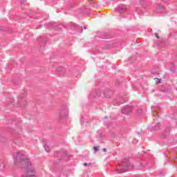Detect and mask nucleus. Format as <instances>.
<instances>
[{"label": "nucleus", "instance_id": "8", "mask_svg": "<svg viewBox=\"0 0 177 177\" xmlns=\"http://www.w3.org/2000/svg\"><path fill=\"white\" fill-rule=\"evenodd\" d=\"M44 145L45 151H46V153H49L50 151V149L49 148V146L46 144H44Z\"/></svg>", "mask_w": 177, "mask_h": 177}, {"label": "nucleus", "instance_id": "11", "mask_svg": "<svg viewBox=\"0 0 177 177\" xmlns=\"http://www.w3.org/2000/svg\"><path fill=\"white\" fill-rule=\"evenodd\" d=\"M92 165V163L89 162V163H84V167H91V165Z\"/></svg>", "mask_w": 177, "mask_h": 177}, {"label": "nucleus", "instance_id": "16", "mask_svg": "<svg viewBox=\"0 0 177 177\" xmlns=\"http://www.w3.org/2000/svg\"><path fill=\"white\" fill-rule=\"evenodd\" d=\"M104 96H106V97H109V96L107 95V93H104Z\"/></svg>", "mask_w": 177, "mask_h": 177}, {"label": "nucleus", "instance_id": "2", "mask_svg": "<svg viewBox=\"0 0 177 177\" xmlns=\"http://www.w3.org/2000/svg\"><path fill=\"white\" fill-rule=\"evenodd\" d=\"M26 92L21 93L18 98V104L20 107H24L27 106V101L26 100Z\"/></svg>", "mask_w": 177, "mask_h": 177}, {"label": "nucleus", "instance_id": "5", "mask_svg": "<svg viewBox=\"0 0 177 177\" xmlns=\"http://www.w3.org/2000/svg\"><path fill=\"white\" fill-rule=\"evenodd\" d=\"M127 5L122 4L119 6L116 9L115 12H119V13H124V12H127Z\"/></svg>", "mask_w": 177, "mask_h": 177}, {"label": "nucleus", "instance_id": "24", "mask_svg": "<svg viewBox=\"0 0 177 177\" xmlns=\"http://www.w3.org/2000/svg\"><path fill=\"white\" fill-rule=\"evenodd\" d=\"M84 29L86 30V27H84Z\"/></svg>", "mask_w": 177, "mask_h": 177}, {"label": "nucleus", "instance_id": "4", "mask_svg": "<svg viewBox=\"0 0 177 177\" xmlns=\"http://www.w3.org/2000/svg\"><path fill=\"white\" fill-rule=\"evenodd\" d=\"M133 111V106H126L122 109V114H129V113H131V111Z\"/></svg>", "mask_w": 177, "mask_h": 177}, {"label": "nucleus", "instance_id": "13", "mask_svg": "<svg viewBox=\"0 0 177 177\" xmlns=\"http://www.w3.org/2000/svg\"><path fill=\"white\" fill-rule=\"evenodd\" d=\"M93 149H94V151H97L99 150V148H97V147H94Z\"/></svg>", "mask_w": 177, "mask_h": 177}, {"label": "nucleus", "instance_id": "10", "mask_svg": "<svg viewBox=\"0 0 177 177\" xmlns=\"http://www.w3.org/2000/svg\"><path fill=\"white\" fill-rule=\"evenodd\" d=\"M91 3H92L93 6L95 9H97V4H96V3H95V1L92 0V1H91Z\"/></svg>", "mask_w": 177, "mask_h": 177}, {"label": "nucleus", "instance_id": "23", "mask_svg": "<svg viewBox=\"0 0 177 177\" xmlns=\"http://www.w3.org/2000/svg\"><path fill=\"white\" fill-rule=\"evenodd\" d=\"M162 1H169V0H162Z\"/></svg>", "mask_w": 177, "mask_h": 177}, {"label": "nucleus", "instance_id": "7", "mask_svg": "<svg viewBox=\"0 0 177 177\" xmlns=\"http://www.w3.org/2000/svg\"><path fill=\"white\" fill-rule=\"evenodd\" d=\"M156 13H162V12H165V7L160 4H158L156 9Z\"/></svg>", "mask_w": 177, "mask_h": 177}, {"label": "nucleus", "instance_id": "21", "mask_svg": "<svg viewBox=\"0 0 177 177\" xmlns=\"http://www.w3.org/2000/svg\"><path fill=\"white\" fill-rule=\"evenodd\" d=\"M10 101L12 102V103H13V99H10Z\"/></svg>", "mask_w": 177, "mask_h": 177}, {"label": "nucleus", "instance_id": "14", "mask_svg": "<svg viewBox=\"0 0 177 177\" xmlns=\"http://www.w3.org/2000/svg\"><path fill=\"white\" fill-rule=\"evenodd\" d=\"M152 129H153V131H157V129H158V128H157V127H152Z\"/></svg>", "mask_w": 177, "mask_h": 177}, {"label": "nucleus", "instance_id": "3", "mask_svg": "<svg viewBox=\"0 0 177 177\" xmlns=\"http://www.w3.org/2000/svg\"><path fill=\"white\" fill-rule=\"evenodd\" d=\"M68 111L67 108H64L58 111V118L59 121H63L67 118Z\"/></svg>", "mask_w": 177, "mask_h": 177}, {"label": "nucleus", "instance_id": "19", "mask_svg": "<svg viewBox=\"0 0 177 177\" xmlns=\"http://www.w3.org/2000/svg\"><path fill=\"white\" fill-rule=\"evenodd\" d=\"M140 5H143V1H140Z\"/></svg>", "mask_w": 177, "mask_h": 177}, {"label": "nucleus", "instance_id": "15", "mask_svg": "<svg viewBox=\"0 0 177 177\" xmlns=\"http://www.w3.org/2000/svg\"><path fill=\"white\" fill-rule=\"evenodd\" d=\"M155 34V36L156 37V38H160V37H158V33H154Z\"/></svg>", "mask_w": 177, "mask_h": 177}, {"label": "nucleus", "instance_id": "1", "mask_svg": "<svg viewBox=\"0 0 177 177\" xmlns=\"http://www.w3.org/2000/svg\"><path fill=\"white\" fill-rule=\"evenodd\" d=\"M14 162L15 165H24L26 174L22 175V177H37L35 174V169L31 165L30 159L26 158V156L20 152H15L13 154Z\"/></svg>", "mask_w": 177, "mask_h": 177}, {"label": "nucleus", "instance_id": "9", "mask_svg": "<svg viewBox=\"0 0 177 177\" xmlns=\"http://www.w3.org/2000/svg\"><path fill=\"white\" fill-rule=\"evenodd\" d=\"M126 102H127V100H122V101L117 102H116L117 104H115V106H119V104H122Z\"/></svg>", "mask_w": 177, "mask_h": 177}, {"label": "nucleus", "instance_id": "6", "mask_svg": "<svg viewBox=\"0 0 177 177\" xmlns=\"http://www.w3.org/2000/svg\"><path fill=\"white\" fill-rule=\"evenodd\" d=\"M118 174H124V172H128V166L122 165L118 167Z\"/></svg>", "mask_w": 177, "mask_h": 177}, {"label": "nucleus", "instance_id": "17", "mask_svg": "<svg viewBox=\"0 0 177 177\" xmlns=\"http://www.w3.org/2000/svg\"><path fill=\"white\" fill-rule=\"evenodd\" d=\"M102 150L103 151H107V149L106 148H104Z\"/></svg>", "mask_w": 177, "mask_h": 177}, {"label": "nucleus", "instance_id": "18", "mask_svg": "<svg viewBox=\"0 0 177 177\" xmlns=\"http://www.w3.org/2000/svg\"><path fill=\"white\" fill-rule=\"evenodd\" d=\"M80 30H81L80 32H82V26L80 27Z\"/></svg>", "mask_w": 177, "mask_h": 177}, {"label": "nucleus", "instance_id": "20", "mask_svg": "<svg viewBox=\"0 0 177 177\" xmlns=\"http://www.w3.org/2000/svg\"><path fill=\"white\" fill-rule=\"evenodd\" d=\"M151 110H152V111L154 110V106H152V107H151Z\"/></svg>", "mask_w": 177, "mask_h": 177}, {"label": "nucleus", "instance_id": "12", "mask_svg": "<svg viewBox=\"0 0 177 177\" xmlns=\"http://www.w3.org/2000/svg\"><path fill=\"white\" fill-rule=\"evenodd\" d=\"M156 84H161V79H157Z\"/></svg>", "mask_w": 177, "mask_h": 177}, {"label": "nucleus", "instance_id": "22", "mask_svg": "<svg viewBox=\"0 0 177 177\" xmlns=\"http://www.w3.org/2000/svg\"><path fill=\"white\" fill-rule=\"evenodd\" d=\"M108 93H111V91H109Z\"/></svg>", "mask_w": 177, "mask_h": 177}]
</instances>
